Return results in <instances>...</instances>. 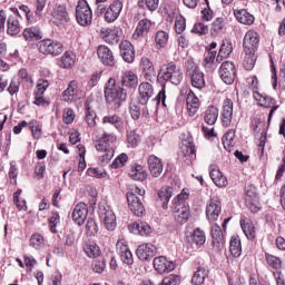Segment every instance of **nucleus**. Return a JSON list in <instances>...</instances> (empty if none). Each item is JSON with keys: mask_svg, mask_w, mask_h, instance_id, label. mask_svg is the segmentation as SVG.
I'll return each instance as SVG.
<instances>
[{"mask_svg": "<svg viewBox=\"0 0 285 285\" xmlns=\"http://www.w3.org/2000/svg\"><path fill=\"white\" fill-rule=\"evenodd\" d=\"M141 141V137L137 135V131L132 130L127 132V144L128 146H131V148H135L139 146V142Z\"/></svg>", "mask_w": 285, "mask_h": 285, "instance_id": "nucleus-54", "label": "nucleus"}, {"mask_svg": "<svg viewBox=\"0 0 285 285\" xmlns=\"http://www.w3.org/2000/svg\"><path fill=\"white\" fill-rule=\"evenodd\" d=\"M188 193H180L173 203V216L177 224H186L190 217V207L186 199H188Z\"/></svg>", "mask_w": 285, "mask_h": 285, "instance_id": "nucleus-3", "label": "nucleus"}, {"mask_svg": "<svg viewBox=\"0 0 285 285\" xmlns=\"http://www.w3.org/2000/svg\"><path fill=\"white\" fill-rule=\"evenodd\" d=\"M234 14L237 21L244 23V26H253L255 23V16L250 14L246 9L234 10Z\"/></svg>", "mask_w": 285, "mask_h": 285, "instance_id": "nucleus-33", "label": "nucleus"}, {"mask_svg": "<svg viewBox=\"0 0 285 285\" xmlns=\"http://www.w3.org/2000/svg\"><path fill=\"white\" fill-rule=\"evenodd\" d=\"M175 30L177 35H181L186 30V18L184 16L176 17Z\"/></svg>", "mask_w": 285, "mask_h": 285, "instance_id": "nucleus-59", "label": "nucleus"}, {"mask_svg": "<svg viewBox=\"0 0 285 285\" xmlns=\"http://www.w3.org/2000/svg\"><path fill=\"white\" fill-rule=\"evenodd\" d=\"M91 266L94 273H104V271L106 269V258H104V256L95 258Z\"/></svg>", "mask_w": 285, "mask_h": 285, "instance_id": "nucleus-52", "label": "nucleus"}, {"mask_svg": "<svg viewBox=\"0 0 285 285\" xmlns=\"http://www.w3.org/2000/svg\"><path fill=\"white\" fill-rule=\"evenodd\" d=\"M30 246L39 250V248L43 247V236L40 234H33L30 238Z\"/></svg>", "mask_w": 285, "mask_h": 285, "instance_id": "nucleus-60", "label": "nucleus"}, {"mask_svg": "<svg viewBox=\"0 0 285 285\" xmlns=\"http://www.w3.org/2000/svg\"><path fill=\"white\" fill-rule=\"evenodd\" d=\"M233 141H235V131L233 129H230L223 137V146H224V148L226 150H230V146H233Z\"/></svg>", "mask_w": 285, "mask_h": 285, "instance_id": "nucleus-57", "label": "nucleus"}, {"mask_svg": "<svg viewBox=\"0 0 285 285\" xmlns=\"http://www.w3.org/2000/svg\"><path fill=\"white\" fill-rule=\"evenodd\" d=\"M219 77L224 83L230 86L235 82V77H237V70L235 69V63L233 61H224L219 68Z\"/></svg>", "mask_w": 285, "mask_h": 285, "instance_id": "nucleus-9", "label": "nucleus"}, {"mask_svg": "<svg viewBox=\"0 0 285 285\" xmlns=\"http://www.w3.org/2000/svg\"><path fill=\"white\" fill-rule=\"evenodd\" d=\"M29 128L32 132L33 139H41V126L38 125L37 120L29 122Z\"/></svg>", "mask_w": 285, "mask_h": 285, "instance_id": "nucleus-61", "label": "nucleus"}, {"mask_svg": "<svg viewBox=\"0 0 285 285\" xmlns=\"http://www.w3.org/2000/svg\"><path fill=\"white\" fill-rule=\"evenodd\" d=\"M140 68L142 70V76L147 81H155L157 78V71L155 70V65L148 58H141Z\"/></svg>", "mask_w": 285, "mask_h": 285, "instance_id": "nucleus-22", "label": "nucleus"}, {"mask_svg": "<svg viewBox=\"0 0 285 285\" xmlns=\"http://www.w3.org/2000/svg\"><path fill=\"white\" fill-rule=\"evenodd\" d=\"M127 202H128V206H129L131 213H134V215H136L137 217H141V215H144V212L146 209L144 208V204L141 203V199H139V197H137V194L127 193Z\"/></svg>", "mask_w": 285, "mask_h": 285, "instance_id": "nucleus-19", "label": "nucleus"}, {"mask_svg": "<svg viewBox=\"0 0 285 285\" xmlns=\"http://www.w3.org/2000/svg\"><path fill=\"white\" fill-rule=\"evenodd\" d=\"M151 28H153V21L148 20L147 18L141 19L136 27L132 38L139 39V37H146L148 32H150Z\"/></svg>", "mask_w": 285, "mask_h": 285, "instance_id": "nucleus-27", "label": "nucleus"}, {"mask_svg": "<svg viewBox=\"0 0 285 285\" xmlns=\"http://www.w3.org/2000/svg\"><path fill=\"white\" fill-rule=\"evenodd\" d=\"M148 168L150 175H153L154 177H160L164 173V163L161 161V158L155 155H150L148 157Z\"/></svg>", "mask_w": 285, "mask_h": 285, "instance_id": "nucleus-24", "label": "nucleus"}, {"mask_svg": "<svg viewBox=\"0 0 285 285\" xmlns=\"http://www.w3.org/2000/svg\"><path fill=\"white\" fill-rule=\"evenodd\" d=\"M85 253L88 255V257H94V259H97L101 257V249L97 244H89L85 246Z\"/></svg>", "mask_w": 285, "mask_h": 285, "instance_id": "nucleus-49", "label": "nucleus"}, {"mask_svg": "<svg viewBox=\"0 0 285 285\" xmlns=\"http://www.w3.org/2000/svg\"><path fill=\"white\" fill-rule=\"evenodd\" d=\"M183 146L185 147L181 150L183 156L186 158L185 164H187V166H190V164H193V159H195L196 153H197L195 150V144L191 140H185L183 142Z\"/></svg>", "mask_w": 285, "mask_h": 285, "instance_id": "nucleus-29", "label": "nucleus"}, {"mask_svg": "<svg viewBox=\"0 0 285 285\" xmlns=\"http://www.w3.org/2000/svg\"><path fill=\"white\" fill-rule=\"evenodd\" d=\"M139 83V78L137 77V73L134 71H125L122 73L121 85L126 88H137V85Z\"/></svg>", "mask_w": 285, "mask_h": 285, "instance_id": "nucleus-36", "label": "nucleus"}, {"mask_svg": "<svg viewBox=\"0 0 285 285\" xmlns=\"http://www.w3.org/2000/svg\"><path fill=\"white\" fill-rule=\"evenodd\" d=\"M119 48L124 61L127 63H132V61H135V47H132V43L125 40L119 45Z\"/></svg>", "mask_w": 285, "mask_h": 285, "instance_id": "nucleus-25", "label": "nucleus"}, {"mask_svg": "<svg viewBox=\"0 0 285 285\" xmlns=\"http://www.w3.org/2000/svg\"><path fill=\"white\" fill-rule=\"evenodd\" d=\"M154 268L157 273L164 275V273H171V271H175V263L168 261V258L164 256H158L154 258Z\"/></svg>", "mask_w": 285, "mask_h": 285, "instance_id": "nucleus-20", "label": "nucleus"}, {"mask_svg": "<svg viewBox=\"0 0 285 285\" xmlns=\"http://www.w3.org/2000/svg\"><path fill=\"white\" fill-rule=\"evenodd\" d=\"M253 97L255 101H258L259 106H263V108H271V106H273L268 115V122H271V119H273V115L275 114V110H277V106H275L277 101L273 97L264 96L258 91H254Z\"/></svg>", "mask_w": 285, "mask_h": 285, "instance_id": "nucleus-10", "label": "nucleus"}, {"mask_svg": "<svg viewBox=\"0 0 285 285\" xmlns=\"http://www.w3.org/2000/svg\"><path fill=\"white\" fill-rule=\"evenodd\" d=\"M97 55L104 66H115V55L112 53V50H110V48L100 45L97 48Z\"/></svg>", "mask_w": 285, "mask_h": 285, "instance_id": "nucleus-23", "label": "nucleus"}, {"mask_svg": "<svg viewBox=\"0 0 285 285\" xmlns=\"http://www.w3.org/2000/svg\"><path fill=\"white\" fill-rule=\"evenodd\" d=\"M212 239L214 248H217V250H222L224 248V232L222 230V227L217 224H214L212 226Z\"/></svg>", "mask_w": 285, "mask_h": 285, "instance_id": "nucleus-26", "label": "nucleus"}, {"mask_svg": "<svg viewBox=\"0 0 285 285\" xmlns=\"http://www.w3.org/2000/svg\"><path fill=\"white\" fill-rule=\"evenodd\" d=\"M99 217L105 224V228L107 230H115L117 227V217L115 216V212L110 209V207H102L99 209Z\"/></svg>", "mask_w": 285, "mask_h": 285, "instance_id": "nucleus-13", "label": "nucleus"}, {"mask_svg": "<svg viewBox=\"0 0 285 285\" xmlns=\"http://www.w3.org/2000/svg\"><path fill=\"white\" fill-rule=\"evenodd\" d=\"M49 86H50V82H48V80L39 79L38 83H37V87H36V90H35V94L43 95V92H46V90H48Z\"/></svg>", "mask_w": 285, "mask_h": 285, "instance_id": "nucleus-63", "label": "nucleus"}, {"mask_svg": "<svg viewBox=\"0 0 285 285\" xmlns=\"http://www.w3.org/2000/svg\"><path fill=\"white\" fill-rule=\"evenodd\" d=\"M224 30H226V19L216 18L212 23L210 33L216 37V35H222Z\"/></svg>", "mask_w": 285, "mask_h": 285, "instance_id": "nucleus-44", "label": "nucleus"}, {"mask_svg": "<svg viewBox=\"0 0 285 285\" xmlns=\"http://www.w3.org/2000/svg\"><path fill=\"white\" fill-rule=\"evenodd\" d=\"M8 29L7 32L11 37H14V35H19L21 32V26L19 24V20L11 16L8 18Z\"/></svg>", "mask_w": 285, "mask_h": 285, "instance_id": "nucleus-45", "label": "nucleus"}, {"mask_svg": "<svg viewBox=\"0 0 285 285\" xmlns=\"http://www.w3.org/2000/svg\"><path fill=\"white\" fill-rule=\"evenodd\" d=\"M129 177L135 181H144L146 177H148V173H146V168L141 165H136L129 171Z\"/></svg>", "mask_w": 285, "mask_h": 285, "instance_id": "nucleus-42", "label": "nucleus"}, {"mask_svg": "<svg viewBox=\"0 0 285 285\" xmlns=\"http://www.w3.org/2000/svg\"><path fill=\"white\" fill-rule=\"evenodd\" d=\"M76 19L79 26L86 27L92 23V9L86 0H79L76 7Z\"/></svg>", "mask_w": 285, "mask_h": 285, "instance_id": "nucleus-5", "label": "nucleus"}, {"mask_svg": "<svg viewBox=\"0 0 285 285\" xmlns=\"http://www.w3.org/2000/svg\"><path fill=\"white\" fill-rule=\"evenodd\" d=\"M186 104L189 117H195V115H197V110H199V98H197L193 91H189Z\"/></svg>", "mask_w": 285, "mask_h": 285, "instance_id": "nucleus-32", "label": "nucleus"}, {"mask_svg": "<svg viewBox=\"0 0 285 285\" xmlns=\"http://www.w3.org/2000/svg\"><path fill=\"white\" fill-rule=\"evenodd\" d=\"M39 52L42 55H51V57H59L63 52V45L52 39H45L38 42Z\"/></svg>", "mask_w": 285, "mask_h": 285, "instance_id": "nucleus-6", "label": "nucleus"}, {"mask_svg": "<svg viewBox=\"0 0 285 285\" xmlns=\"http://www.w3.org/2000/svg\"><path fill=\"white\" fill-rule=\"evenodd\" d=\"M181 284V277L179 275L170 274L165 277L159 285H179Z\"/></svg>", "mask_w": 285, "mask_h": 285, "instance_id": "nucleus-58", "label": "nucleus"}, {"mask_svg": "<svg viewBox=\"0 0 285 285\" xmlns=\"http://www.w3.org/2000/svg\"><path fill=\"white\" fill-rule=\"evenodd\" d=\"M22 35L26 41H40V39H43V33L38 27L26 28Z\"/></svg>", "mask_w": 285, "mask_h": 285, "instance_id": "nucleus-37", "label": "nucleus"}, {"mask_svg": "<svg viewBox=\"0 0 285 285\" xmlns=\"http://www.w3.org/2000/svg\"><path fill=\"white\" fill-rule=\"evenodd\" d=\"M126 161H128V155L120 154L111 164V168H121L126 166Z\"/></svg>", "mask_w": 285, "mask_h": 285, "instance_id": "nucleus-62", "label": "nucleus"}, {"mask_svg": "<svg viewBox=\"0 0 285 285\" xmlns=\"http://www.w3.org/2000/svg\"><path fill=\"white\" fill-rule=\"evenodd\" d=\"M193 243L196 244V246H203V244H206V234H204V230L199 228L194 230Z\"/></svg>", "mask_w": 285, "mask_h": 285, "instance_id": "nucleus-53", "label": "nucleus"}, {"mask_svg": "<svg viewBox=\"0 0 285 285\" xmlns=\"http://www.w3.org/2000/svg\"><path fill=\"white\" fill-rule=\"evenodd\" d=\"M168 32L166 31H158L155 36V41L160 48H166V43H168Z\"/></svg>", "mask_w": 285, "mask_h": 285, "instance_id": "nucleus-56", "label": "nucleus"}, {"mask_svg": "<svg viewBox=\"0 0 285 285\" xmlns=\"http://www.w3.org/2000/svg\"><path fill=\"white\" fill-rule=\"evenodd\" d=\"M100 35L107 43H119V28L101 29Z\"/></svg>", "mask_w": 285, "mask_h": 285, "instance_id": "nucleus-35", "label": "nucleus"}, {"mask_svg": "<svg viewBox=\"0 0 285 285\" xmlns=\"http://www.w3.org/2000/svg\"><path fill=\"white\" fill-rule=\"evenodd\" d=\"M157 79L158 81H169L174 86H179L181 79H184V72L177 63L168 62L160 67Z\"/></svg>", "mask_w": 285, "mask_h": 285, "instance_id": "nucleus-4", "label": "nucleus"}, {"mask_svg": "<svg viewBox=\"0 0 285 285\" xmlns=\"http://www.w3.org/2000/svg\"><path fill=\"white\" fill-rule=\"evenodd\" d=\"M240 227L247 239L253 240L255 239V237H257V233L255 232V225L253 224V222L246 220V218H242Z\"/></svg>", "mask_w": 285, "mask_h": 285, "instance_id": "nucleus-39", "label": "nucleus"}, {"mask_svg": "<svg viewBox=\"0 0 285 285\" xmlns=\"http://www.w3.org/2000/svg\"><path fill=\"white\" fill-rule=\"evenodd\" d=\"M85 108H86L85 119H86L87 126H89V128H95V126H97V112L90 106V100H86Z\"/></svg>", "mask_w": 285, "mask_h": 285, "instance_id": "nucleus-41", "label": "nucleus"}, {"mask_svg": "<svg viewBox=\"0 0 285 285\" xmlns=\"http://www.w3.org/2000/svg\"><path fill=\"white\" fill-rule=\"evenodd\" d=\"M245 204L250 213H259V196H257V187L254 185L245 186Z\"/></svg>", "mask_w": 285, "mask_h": 285, "instance_id": "nucleus-8", "label": "nucleus"}, {"mask_svg": "<svg viewBox=\"0 0 285 285\" xmlns=\"http://www.w3.org/2000/svg\"><path fill=\"white\" fill-rule=\"evenodd\" d=\"M222 124L224 128H230L233 124V100L226 98L223 102Z\"/></svg>", "mask_w": 285, "mask_h": 285, "instance_id": "nucleus-21", "label": "nucleus"}, {"mask_svg": "<svg viewBox=\"0 0 285 285\" xmlns=\"http://www.w3.org/2000/svg\"><path fill=\"white\" fill-rule=\"evenodd\" d=\"M128 97V92L121 85H117V80L115 78H109L106 87H105V99L106 102L114 108V110H119L121 108V104L126 101Z\"/></svg>", "mask_w": 285, "mask_h": 285, "instance_id": "nucleus-1", "label": "nucleus"}, {"mask_svg": "<svg viewBox=\"0 0 285 285\" xmlns=\"http://www.w3.org/2000/svg\"><path fill=\"white\" fill-rule=\"evenodd\" d=\"M136 255L140 262H150L157 255V247L149 243H144L138 246Z\"/></svg>", "mask_w": 285, "mask_h": 285, "instance_id": "nucleus-11", "label": "nucleus"}, {"mask_svg": "<svg viewBox=\"0 0 285 285\" xmlns=\"http://www.w3.org/2000/svg\"><path fill=\"white\" fill-rule=\"evenodd\" d=\"M257 46H259V35L255 31H247L243 40L244 52H255Z\"/></svg>", "mask_w": 285, "mask_h": 285, "instance_id": "nucleus-16", "label": "nucleus"}, {"mask_svg": "<svg viewBox=\"0 0 285 285\" xmlns=\"http://www.w3.org/2000/svg\"><path fill=\"white\" fill-rule=\"evenodd\" d=\"M117 136L115 134H102V137L96 141V150L100 153L99 159L101 164H108L115 157V142Z\"/></svg>", "mask_w": 285, "mask_h": 285, "instance_id": "nucleus-2", "label": "nucleus"}, {"mask_svg": "<svg viewBox=\"0 0 285 285\" xmlns=\"http://www.w3.org/2000/svg\"><path fill=\"white\" fill-rule=\"evenodd\" d=\"M210 271L208 269V266H198L194 275L191 276V284L193 285H202L206 281V277H208V274Z\"/></svg>", "mask_w": 285, "mask_h": 285, "instance_id": "nucleus-30", "label": "nucleus"}, {"mask_svg": "<svg viewBox=\"0 0 285 285\" xmlns=\"http://www.w3.org/2000/svg\"><path fill=\"white\" fill-rule=\"evenodd\" d=\"M155 95V88L150 82H141L138 87V104L146 106Z\"/></svg>", "mask_w": 285, "mask_h": 285, "instance_id": "nucleus-15", "label": "nucleus"}, {"mask_svg": "<svg viewBox=\"0 0 285 285\" xmlns=\"http://www.w3.org/2000/svg\"><path fill=\"white\" fill-rule=\"evenodd\" d=\"M77 88H79V83L77 80H72L69 82L67 89L62 91L61 99L62 101H75V95H77Z\"/></svg>", "mask_w": 285, "mask_h": 285, "instance_id": "nucleus-40", "label": "nucleus"}, {"mask_svg": "<svg viewBox=\"0 0 285 285\" xmlns=\"http://www.w3.org/2000/svg\"><path fill=\"white\" fill-rule=\"evenodd\" d=\"M191 32H194L195 35H208V26H206L203 22H198L194 26Z\"/></svg>", "mask_w": 285, "mask_h": 285, "instance_id": "nucleus-64", "label": "nucleus"}, {"mask_svg": "<svg viewBox=\"0 0 285 285\" xmlns=\"http://www.w3.org/2000/svg\"><path fill=\"white\" fill-rule=\"evenodd\" d=\"M255 61H257L255 51H245V56L243 60V66L245 70H253V68H255Z\"/></svg>", "mask_w": 285, "mask_h": 285, "instance_id": "nucleus-46", "label": "nucleus"}, {"mask_svg": "<svg viewBox=\"0 0 285 285\" xmlns=\"http://www.w3.org/2000/svg\"><path fill=\"white\" fill-rule=\"evenodd\" d=\"M51 17L58 26H63L70 21V16L68 14L66 4L56 6L51 12Z\"/></svg>", "mask_w": 285, "mask_h": 285, "instance_id": "nucleus-17", "label": "nucleus"}, {"mask_svg": "<svg viewBox=\"0 0 285 285\" xmlns=\"http://www.w3.org/2000/svg\"><path fill=\"white\" fill-rule=\"evenodd\" d=\"M216 57H217V51H208L204 58V62H203L204 68H206L207 70H210V68H213V63H215Z\"/></svg>", "mask_w": 285, "mask_h": 285, "instance_id": "nucleus-55", "label": "nucleus"}, {"mask_svg": "<svg viewBox=\"0 0 285 285\" xmlns=\"http://www.w3.org/2000/svg\"><path fill=\"white\" fill-rule=\"evenodd\" d=\"M121 10H124V2H121L120 0L114 1L105 12V21L107 23H115V21L119 19Z\"/></svg>", "mask_w": 285, "mask_h": 285, "instance_id": "nucleus-12", "label": "nucleus"}, {"mask_svg": "<svg viewBox=\"0 0 285 285\" xmlns=\"http://www.w3.org/2000/svg\"><path fill=\"white\" fill-rule=\"evenodd\" d=\"M186 72L187 75H189L191 79V86L194 88H197L198 90H202V88H205L206 80L204 79V72L197 69V65H195L194 61L191 60L187 61Z\"/></svg>", "mask_w": 285, "mask_h": 285, "instance_id": "nucleus-7", "label": "nucleus"}, {"mask_svg": "<svg viewBox=\"0 0 285 285\" xmlns=\"http://www.w3.org/2000/svg\"><path fill=\"white\" fill-rule=\"evenodd\" d=\"M265 259L268 266H271V268H274V271H279V268H282V258L272 254H265Z\"/></svg>", "mask_w": 285, "mask_h": 285, "instance_id": "nucleus-48", "label": "nucleus"}, {"mask_svg": "<svg viewBox=\"0 0 285 285\" xmlns=\"http://www.w3.org/2000/svg\"><path fill=\"white\" fill-rule=\"evenodd\" d=\"M72 219L78 226H83L88 218V205L86 203H78L72 210Z\"/></svg>", "mask_w": 285, "mask_h": 285, "instance_id": "nucleus-18", "label": "nucleus"}, {"mask_svg": "<svg viewBox=\"0 0 285 285\" xmlns=\"http://www.w3.org/2000/svg\"><path fill=\"white\" fill-rule=\"evenodd\" d=\"M229 252L233 257H239L242 255V242L237 237H232L229 242Z\"/></svg>", "mask_w": 285, "mask_h": 285, "instance_id": "nucleus-47", "label": "nucleus"}, {"mask_svg": "<svg viewBox=\"0 0 285 285\" xmlns=\"http://www.w3.org/2000/svg\"><path fill=\"white\" fill-rule=\"evenodd\" d=\"M230 52H233V45L230 42L223 43L216 58V61H222V59L230 57Z\"/></svg>", "mask_w": 285, "mask_h": 285, "instance_id": "nucleus-51", "label": "nucleus"}, {"mask_svg": "<svg viewBox=\"0 0 285 285\" xmlns=\"http://www.w3.org/2000/svg\"><path fill=\"white\" fill-rule=\"evenodd\" d=\"M60 66L62 68H72L75 66V55L71 51H67L61 57Z\"/></svg>", "mask_w": 285, "mask_h": 285, "instance_id": "nucleus-50", "label": "nucleus"}, {"mask_svg": "<svg viewBox=\"0 0 285 285\" xmlns=\"http://www.w3.org/2000/svg\"><path fill=\"white\" fill-rule=\"evenodd\" d=\"M130 233H134V235H142L148 236L153 233V228L147 223L140 222V223H134L129 225Z\"/></svg>", "mask_w": 285, "mask_h": 285, "instance_id": "nucleus-31", "label": "nucleus"}, {"mask_svg": "<svg viewBox=\"0 0 285 285\" xmlns=\"http://www.w3.org/2000/svg\"><path fill=\"white\" fill-rule=\"evenodd\" d=\"M209 176L218 188H226L228 186V178L218 168H210Z\"/></svg>", "mask_w": 285, "mask_h": 285, "instance_id": "nucleus-28", "label": "nucleus"}, {"mask_svg": "<svg viewBox=\"0 0 285 285\" xmlns=\"http://www.w3.org/2000/svg\"><path fill=\"white\" fill-rule=\"evenodd\" d=\"M102 126H114L116 130H124V119L117 115L102 117Z\"/></svg>", "mask_w": 285, "mask_h": 285, "instance_id": "nucleus-34", "label": "nucleus"}, {"mask_svg": "<svg viewBox=\"0 0 285 285\" xmlns=\"http://www.w3.org/2000/svg\"><path fill=\"white\" fill-rule=\"evenodd\" d=\"M173 197V187H163L158 191V202H161L163 208H168V203Z\"/></svg>", "mask_w": 285, "mask_h": 285, "instance_id": "nucleus-43", "label": "nucleus"}, {"mask_svg": "<svg viewBox=\"0 0 285 285\" xmlns=\"http://www.w3.org/2000/svg\"><path fill=\"white\" fill-rule=\"evenodd\" d=\"M219 117V109L215 106H209L204 112V121L208 124V126H215L217 124V119Z\"/></svg>", "mask_w": 285, "mask_h": 285, "instance_id": "nucleus-38", "label": "nucleus"}, {"mask_svg": "<svg viewBox=\"0 0 285 285\" xmlns=\"http://www.w3.org/2000/svg\"><path fill=\"white\" fill-rule=\"evenodd\" d=\"M219 215H222V202L217 198H212L206 206V217L208 222H217L219 219Z\"/></svg>", "mask_w": 285, "mask_h": 285, "instance_id": "nucleus-14", "label": "nucleus"}]
</instances>
